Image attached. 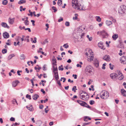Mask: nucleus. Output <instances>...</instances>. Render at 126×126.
Here are the masks:
<instances>
[{"label":"nucleus","mask_w":126,"mask_h":126,"mask_svg":"<svg viewBox=\"0 0 126 126\" xmlns=\"http://www.w3.org/2000/svg\"><path fill=\"white\" fill-rule=\"evenodd\" d=\"M20 124L19 123H16L15 124H13L11 126H15L16 125H19Z\"/></svg>","instance_id":"49"},{"label":"nucleus","mask_w":126,"mask_h":126,"mask_svg":"<svg viewBox=\"0 0 126 126\" xmlns=\"http://www.w3.org/2000/svg\"><path fill=\"white\" fill-rule=\"evenodd\" d=\"M28 30L29 32H31V30L29 28H26L25 29V30Z\"/></svg>","instance_id":"56"},{"label":"nucleus","mask_w":126,"mask_h":126,"mask_svg":"<svg viewBox=\"0 0 126 126\" xmlns=\"http://www.w3.org/2000/svg\"><path fill=\"white\" fill-rule=\"evenodd\" d=\"M26 97L27 98L29 99L30 100H31V96L28 94H27L26 95Z\"/></svg>","instance_id":"45"},{"label":"nucleus","mask_w":126,"mask_h":126,"mask_svg":"<svg viewBox=\"0 0 126 126\" xmlns=\"http://www.w3.org/2000/svg\"><path fill=\"white\" fill-rule=\"evenodd\" d=\"M7 3V1L6 0H3L2 2V4L3 5H6Z\"/></svg>","instance_id":"34"},{"label":"nucleus","mask_w":126,"mask_h":126,"mask_svg":"<svg viewBox=\"0 0 126 126\" xmlns=\"http://www.w3.org/2000/svg\"><path fill=\"white\" fill-rule=\"evenodd\" d=\"M124 76L122 74L120 77H119V79L120 80H122L123 79Z\"/></svg>","instance_id":"44"},{"label":"nucleus","mask_w":126,"mask_h":126,"mask_svg":"<svg viewBox=\"0 0 126 126\" xmlns=\"http://www.w3.org/2000/svg\"><path fill=\"white\" fill-rule=\"evenodd\" d=\"M123 85L124 86L125 88H126V83L124 82L123 84Z\"/></svg>","instance_id":"64"},{"label":"nucleus","mask_w":126,"mask_h":126,"mask_svg":"<svg viewBox=\"0 0 126 126\" xmlns=\"http://www.w3.org/2000/svg\"><path fill=\"white\" fill-rule=\"evenodd\" d=\"M122 50L121 49L120 50V52L119 53V54L120 56H121L123 55L122 53Z\"/></svg>","instance_id":"50"},{"label":"nucleus","mask_w":126,"mask_h":126,"mask_svg":"<svg viewBox=\"0 0 126 126\" xmlns=\"http://www.w3.org/2000/svg\"><path fill=\"white\" fill-rule=\"evenodd\" d=\"M103 59L107 61H109L110 60V58L109 57V56L108 55H106L103 57Z\"/></svg>","instance_id":"15"},{"label":"nucleus","mask_w":126,"mask_h":126,"mask_svg":"<svg viewBox=\"0 0 126 126\" xmlns=\"http://www.w3.org/2000/svg\"><path fill=\"white\" fill-rule=\"evenodd\" d=\"M98 46L101 49L103 50L105 49V48H104V47L103 46V42H100L98 44Z\"/></svg>","instance_id":"11"},{"label":"nucleus","mask_w":126,"mask_h":126,"mask_svg":"<svg viewBox=\"0 0 126 126\" xmlns=\"http://www.w3.org/2000/svg\"><path fill=\"white\" fill-rule=\"evenodd\" d=\"M43 108V106L42 105H40L39 107V108L41 109H42Z\"/></svg>","instance_id":"63"},{"label":"nucleus","mask_w":126,"mask_h":126,"mask_svg":"<svg viewBox=\"0 0 126 126\" xmlns=\"http://www.w3.org/2000/svg\"><path fill=\"white\" fill-rule=\"evenodd\" d=\"M63 47H64L65 48H67L69 47V45H68L67 43L65 44H64Z\"/></svg>","instance_id":"35"},{"label":"nucleus","mask_w":126,"mask_h":126,"mask_svg":"<svg viewBox=\"0 0 126 126\" xmlns=\"http://www.w3.org/2000/svg\"><path fill=\"white\" fill-rule=\"evenodd\" d=\"M20 59L21 60H24L25 58V56L23 54L20 55Z\"/></svg>","instance_id":"27"},{"label":"nucleus","mask_w":126,"mask_h":126,"mask_svg":"<svg viewBox=\"0 0 126 126\" xmlns=\"http://www.w3.org/2000/svg\"><path fill=\"white\" fill-rule=\"evenodd\" d=\"M101 98L103 99H106L109 96V93L108 92L105 91H103L100 94Z\"/></svg>","instance_id":"1"},{"label":"nucleus","mask_w":126,"mask_h":126,"mask_svg":"<svg viewBox=\"0 0 126 126\" xmlns=\"http://www.w3.org/2000/svg\"><path fill=\"white\" fill-rule=\"evenodd\" d=\"M106 23L107 26H109L111 25L112 23V21L110 20H107L106 21Z\"/></svg>","instance_id":"19"},{"label":"nucleus","mask_w":126,"mask_h":126,"mask_svg":"<svg viewBox=\"0 0 126 126\" xmlns=\"http://www.w3.org/2000/svg\"><path fill=\"white\" fill-rule=\"evenodd\" d=\"M77 90V89L76 88V86H74L72 89V91H74L75 93L76 92V90Z\"/></svg>","instance_id":"30"},{"label":"nucleus","mask_w":126,"mask_h":126,"mask_svg":"<svg viewBox=\"0 0 126 126\" xmlns=\"http://www.w3.org/2000/svg\"><path fill=\"white\" fill-rule=\"evenodd\" d=\"M25 0H20L18 2V3L19 4H21L23 3H25L26 2Z\"/></svg>","instance_id":"25"},{"label":"nucleus","mask_w":126,"mask_h":126,"mask_svg":"<svg viewBox=\"0 0 126 126\" xmlns=\"http://www.w3.org/2000/svg\"><path fill=\"white\" fill-rule=\"evenodd\" d=\"M19 28L21 30H22V29H24L25 30V29L24 26H23V27H22V26H19Z\"/></svg>","instance_id":"57"},{"label":"nucleus","mask_w":126,"mask_h":126,"mask_svg":"<svg viewBox=\"0 0 126 126\" xmlns=\"http://www.w3.org/2000/svg\"><path fill=\"white\" fill-rule=\"evenodd\" d=\"M15 56L14 54L10 55L8 56V59H10Z\"/></svg>","instance_id":"31"},{"label":"nucleus","mask_w":126,"mask_h":126,"mask_svg":"<svg viewBox=\"0 0 126 126\" xmlns=\"http://www.w3.org/2000/svg\"><path fill=\"white\" fill-rule=\"evenodd\" d=\"M2 52L3 54L6 53L7 52V50L6 49H4L2 50Z\"/></svg>","instance_id":"39"},{"label":"nucleus","mask_w":126,"mask_h":126,"mask_svg":"<svg viewBox=\"0 0 126 126\" xmlns=\"http://www.w3.org/2000/svg\"><path fill=\"white\" fill-rule=\"evenodd\" d=\"M89 103L91 105H92L94 103V102L93 100H91L90 101Z\"/></svg>","instance_id":"46"},{"label":"nucleus","mask_w":126,"mask_h":126,"mask_svg":"<svg viewBox=\"0 0 126 126\" xmlns=\"http://www.w3.org/2000/svg\"><path fill=\"white\" fill-rule=\"evenodd\" d=\"M58 84L60 86H61V82L59 80H58L57 81Z\"/></svg>","instance_id":"59"},{"label":"nucleus","mask_w":126,"mask_h":126,"mask_svg":"<svg viewBox=\"0 0 126 126\" xmlns=\"http://www.w3.org/2000/svg\"><path fill=\"white\" fill-rule=\"evenodd\" d=\"M110 77L111 79H115L118 76V75L115 73H113L110 74Z\"/></svg>","instance_id":"9"},{"label":"nucleus","mask_w":126,"mask_h":126,"mask_svg":"<svg viewBox=\"0 0 126 126\" xmlns=\"http://www.w3.org/2000/svg\"><path fill=\"white\" fill-rule=\"evenodd\" d=\"M85 70L86 72L91 74L93 73L94 72L93 68L90 65H88L86 66Z\"/></svg>","instance_id":"2"},{"label":"nucleus","mask_w":126,"mask_h":126,"mask_svg":"<svg viewBox=\"0 0 126 126\" xmlns=\"http://www.w3.org/2000/svg\"><path fill=\"white\" fill-rule=\"evenodd\" d=\"M3 36L5 38H7L9 37V33L7 32H5L3 34Z\"/></svg>","instance_id":"16"},{"label":"nucleus","mask_w":126,"mask_h":126,"mask_svg":"<svg viewBox=\"0 0 126 126\" xmlns=\"http://www.w3.org/2000/svg\"><path fill=\"white\" fill-rule=\"evenodd\" d=\"M31 22H32V25L33 26H34L35 25V24H34V22H35V21L33 20H31Z\"/></svg>","instance_id":"58"},{"label":"nucleus","mask_w":126,"mask_h":126,"mask_svg":"<svg viewBox=\"0 0 126 126\" xmlns=\"http://www.w3.org/2000/svg\"><path fill=\"white\" fill-rule=\"evenodd\" d=\"M53 63H56V60L55 58H54L52 59Z\"/></svg>","instance_id":"54"},{"label":"nucleus","mask_w":126,"mask_h":126,"mask_svg":"<svg viewBox=\"0 0 126 126\" xmlns=\"http://www.w3.org/2000/svg\"><path fill=\"white\" fill-rule=\"evenodd\" d=\"M12 103L13 104H15V103H16L17 104H18L17 103V102L15 99H13L12 101Z\"/></svg>","instance_id":"42"},{"label":"nucleus","mask_w":126,"mask_h":126,"mask_svg":"<svg viewBox=\"0 0 126 126\" xmlns=\"http://www.w3.org/2000/svg\"><path fill=\"white\" fill-rule=\"evenodd\" d=\"M110 67L111 70H113L114 67V66L113 64H112L111 63H109Z\"/></svg>","instance_id":"28"},{"label":"nucleus","mask_w":126,"mask_h":126,"mask_svg":"<svg viewBox=\"0 0 126 126\" xmlns=\"http://www.w3.org/2000/svg\"><path fill=\"white\" fill-rule=\"evenodd\" d=\"M14 18L11 19L9 18L8 20L9 23L11 24H13L14 21Z\"/></svg>","instance_id":"20"},{"label":"nucleus","mask_w":126,"mask_h":126,"mask_svg":"<svg viewBox=\"0 0 126 126\" xmlns=\"http://www.w3.org/2000/svg\"><path fill=\"white\" fill-rule=\"evenodd\" d=\"M53 70H54L56 69H57V67L56 66V67H55V66L56 65V63H53Z\"/></svg>","instance_id":"41"},{"label":"nucleus","mask_w":126,"mask_h":126,"mask_svg":"<svg viewBox=\"0 0 126 126\" xmlns=\"http://www.w3.org/2000/svg\"><path fill=\"white\" fill-rule=\"evenodd\" d=\"M96 20L99 22H100L101 20V18L99 16H96L95 17Z\"/></svg>","instance_id":"24"},{"label":"nucleus","mask_w":126,"mask_h":126,"mask_svg":"<svg viewBox=\"0 0 126 126\" xmlns=\"http://www.w3.org/2000/svg\"><path fill=\"white\" fill-rule=\"evenodd\" d=\"M65 24L66 26H69L70 25V23L69 22L66 21Z\"/></svg>","instance_id":"47"},{"label":"nucleus","mask_w":126,"mask_h":126,"mask_svg":"<svg viewBox=\"0 0 126 126\" xmlns=\"http://www.w3.org/2000/svg\"><path fill=\"white\" fill-rule=\"evenodd\" d=\"M121 13L126 14V6L124 5H122L121 6Z\"/></svg>","instance_id":"8"},{"label":"nucleus","mask_w":126,"mask_h":126,"mask_svg":"<svg viewBox=\"0 0 126 126\" xmlns=\"http://www.w3.org/2000/svg\"><path fill=\"white\" fill-rule=\"evenodd\" d=\"M25 25L27 26L29 24V21L28 20H26L24 22Z\"/></svg>","instance_id":"37"},{"label":"nucleus","mask_w":126,"mask_h":126,"mask_svg":"<svg viewBox=\"0 0 126 126\" xmlns=\"http://www.w3.org/2000/svg\"><path fill=\"white\" fill-rule=\"evenodd\" d=\"M41 91L43 92V94H45V91H44V90L43 89H41Z\"/></svg>","instance_id":"60"},{"label":"nucleus","mask_w":126,"mask_h":126,"mask_svg":"<svg viewBox=\"0 0 126 126\" xmlns=\"http://www.w3.org/2000/svg\"><path fill=\"white\" fill-rule=\"evenodd\" d=\"M82 94L81 93L80 94V98L83 100L86 101L88 100L89 98V96L88 94H86L81 95Z\"/></svg>","instance_id":"6"},{"label":"nucleus","mask_w":126,"mask_h":126,"mask_svg":"<svg viewBox=\"0 0 126 126\" xmlns=\"http://www.w3.org/2000/svg\"><path fill=\"white\" fill-rule=\"evenodd\" d=\"M101 34L102 35L104 38H106L108 37V34L105 31L103 30L101 32Z\"/></svg>","instance_id":"7"},{"label":"nucleus","mask_w":126,"mask_h":126,"mask_svg":"<svg viewBox=\"0 0 126 126\" xmlns=\"http://www.w3.org/2000/svg\"><path fill=\"white\" fill-rule=\"evenodd\" d=\"M75 17H73V19L74 20H76L78 18V15L77 14H75Z\"/></svg>","instance_id":"36"},{"label":"nucleus","mask_w":126,"mask_h":126,"mask_svg":"<svg viewBox=\"0 0 126 126\" xmlns=\"http://www.w3.org/2000/svg\"><path fill=\"white\" fill-rule=\"evenodd\" d=\"M34 40H33V38H31L30 39L31 41H32V43H35L36 42V39L37 38L36 37H34Z\"/></svg>","instance_id":"22"},{"label":"nucleus","mask_w":126,"mask_h":126,"mask_svg":"<svg viewBox=\"0 0 126 126\" xmlns=\"http://www.w3.org/2000/svg\"><path fill=\"white\" fill-rule=\"evenodd\" d=\"M89 52L90 53V55L88 57L87 60L90 62H91V61L93 60L94 58V55L92 54L93 52L92 51L91 49L89 50Z\"/></svg>","instance_id":"5"},{"label":"nucleus","mask_w":126,"mask_h":126,"mask_svg":"<svg viewBox=\"0 0 126 126\" xmlns=\"http://www.w3.org/2000/svg\"><path fill=\"white\" fill-rule=\"evenodd\" d=\"M78 63V64L77 65V67H80V68L81 67V64H82L83 63Z\"/></svg>","instance_id":"48"},{"label":"nucleus","mask_w":126,"mask_h":126,"mask_svg":"<svg viewBox=\"0 0 126 126\" xmlns=\"http://www.w3.org/2000/svg\"><path fill=\"white\" fill-rule=\"evenodd\" d=\"M63 18H61V19H59L58 20V22H60L61 21H63Z\"/></svg>","instance_id":"62"},{"label":"nucleus","mask_w":126,"mask_h":126,"mask_svg":"<svg viewBox=\"0 0 126 126\" xmlns=\"http://www.w3.org/2000/svg\"><path fill=\"white\" fill-rule=\"evenodd\" d=\"M106 63H104L103 65V66L102 67V68L103 69H105V66L106 65Z\"/></svg>","instance_id":"52"},{"label":"nucleus","mask_w":126,"mask_h":126,"mask_svg":"<svg viewBox=\"0 0 126 126\" xmlns=\"http://www.w3.org/2000/svg\"><path fill=\"white\" fill-rule=\"evenodd\" d=\"M118 35L117 34H115L113 35L112 37L113 39L115 40L118 37Z\"/></svg>","instance_id":"23"},{"label":"nucleus","mask_w":126,"mask_h":126,"mask_svg":"<svg viewBox=\"0 0 126 126\" xmlns=\"http://www.w3.org/2000/svg\"><path fill=\"white\" fill-rule=\"evenodd\" d=\"M39 97V96L37 94H35L32 96L33 99L34 100H36Z\"/></svg>","instance_id":"18"},{"label":"nucleus","mask_w":126,"mask_h":126,"mask_svg":"<svg viewBox=\"0 0 126 126\" xmlns=\"http://www.w3.org/2000/svg\"><path fill=\"white\" fill-rule=\"evenodd\" d=\"M62 0H58L57 4L59 6H61L62 4Z\"/></svg>","instance_id":"26"},{"label":"nucleus","mask_w":126,"mask_h":126,"mask_svg":"<svg viewBox=\"0 0 126 126\" xmlns=\"http://www.w3.org/2000/svg\"><path fill=\"white\" fill-rule=\"evenodd\" d=\"M120 60L122 63H126V56H123L120 58Z\"/></svg>","instance_id":"10"},{"label":"nucleus","mask_w":126,"mask_h":126,"mask_svg":"<svg viewBox=\"0 0 126 126\" xmlns=\"http://www.w3.org/2000/svg\"><path fill=\"white\" fill-rule=\"evenodd\" d=\"M121 93L124 96H126V91L123 89H122L121 90Z\"/></svg>","instance_id":"14"},{"label":"nucleus","mask_w":126,"mask_h":126,"mask_svg":"<svg viewBox=\"0 0 126 126\" xmlns=\"http://www.w3.org/2000/svg\"><path fill=\"white\" fill-rule=\"evenodd\" d=\"M73 7L75 9L79 10H84L83 9V8L81 6V5L79 4L78 2V3H76L75 4L72 5Z\"/></svg>","instance_id":"3"},{"label":"nucleus","mask_w":126,"mask_h":126,"mask_svg":"<svg viewBox=\"0 0 126 126\" xmlns=\"http://www.w3.org/2000/svg\"><path fill=\"white\" fill-rule=\"evenodd\" d=\"M90 123L89 122V123H83V124L84 126H85L89 124H90Z\"/></svg>","instance_id":"61"},{"label":"nucleus","mask_w":126,"mask_h":126,"mask_svg":"<svg viewBox=\"0 0 126 126\" xmlns=\"http://www.w3.org/2000/svg\"><path fill=\"white\" fill-rule=\"evenodd\" d=\"M89 80V81L88 82V85H89L91 84V83H92L93 82V81L90 79Z\"/></svg>","instance_id":"53"},{"label":"nucleus","mask_w":126,"mask_h":126,"mask_svg":"<svg viewBox=\"0 0 126 126\" xmlns=\"http://www.w3.org/2000/svg\"><path fill=\"white\" fill-rule=\"evenodd\" d=\"M77 102L81 106L91 108V107L85 102L79 100H77Z\"/></svg>","instance_id":"4"},{"label":"nucleus","mask_w":126,"mask_h":126,"mask_svg":"<svg viewBox=\"0 0 126 126\" xmlns=\"http://www.w3.org/2000/svg\"><path fill=\"white\" fill-rule=\"evenodd\" d=\"M1 25L3 27L7 28L8 29H9L10 28L9 26L7 25L6 23H5L2 22L1 23Z\"/></svg>","instance_id":"13"},{"label":"nucleus","mask_w":126,"mask_h":126,"mask_svg":"<svg viewBox=\"0 0 126 126\" xmlns=\"http://www.w3.org/2000/svg\"><path fill=\"white\" fill-rule=\"evenodd\" d=\"M87 37L89 39V41H91L92 39V37H89V35H87Z\"/></svg>","instance_id":"40"},{"label":"nucleus","mask_w":126,"mask_h":126,"mask_svg":"<svg viewBox=\"0 0 126 126\" xmlns=\"http://www.w3.org/2000/svg\"><path fill=\"white\" fill-rule=\"evenodd\" d=\"M54 77L56 80H57L59 79V77L58 72H54Z\"/></svg>","instance_id":"17"},{"label":"nucleus","mask_w":126,"mask_h":126,"mask_svg":"<svg viewBox=\"0 0 126 126\" xmlns=\"http://www.w3.org/2000/svg\"><path fill=\"white\" fill-rule=\"evenodd\" d=\"M19 82L18 80H16L13 82L12 83V86L13 87H16L17 85V84L19 83Z\"/></svg>","instance_id":"12"},{"label":"nucleus","mask_w":126,"mask_h":126,"mask_svg":"<svg viewBox=\"0 0 126 126\" xmlns=\"http://www.w3.org/2000/svg\"><path fill=\"white\" fill-rule=\"evenodd\" d=\"M15 118L13 117H11L10 119V120L12 121H15Z\"/></svg>","instance_id":"51"},{"label":"nucleus","mask_w":126,"mask_h":126,"mask_svg":"<svg viewBox=\"0 0 126 126\" xmlns=\"http://www.w3.org/2000/svg\"><path fill=\"white\" fill-rule=\"evenodd\" d=\"M26 107L27 108V109L29 110L30 111H32L33 110V108L31 106V107H28L27 106H26Z\"/></svg>","instance_id":"32"},{"label":"nucleus","mask_w":126,"mask_h":126,"mask_svg":"<svg viewBox=\"0 0 126 126\" xmlns=\"http://www.w3.org/2000/svg\"><path fill=\"white\" fill-rule=\"evenodd\" d=\"M48 43V41H47V39H45V41H44L43 43H42V44L43 45H44L46 43Z\"/></svg>","instance_id":"33"},{"label":"nucleus","mask_w":126,"mask_h":126,"mask_svg":"<svg viewBox=\"0 0 126 126\" xmlns=\"http://www.w3.org/2000/svg\"><path fill=\"white\" fill-rule=\"evenodd\" d=\"M91 118L88 116H85L84 117V120L85 121H88V120H91Z\"/></svg>","instance_id":"21"},{"label":"nucleus","mask_w":126,"mask_h":126,"mask_svg":"<svg viewBox=\"0 0 126 126\" xmlns=\"http://www.w3.org/2000/svg\"><path fill=\"white\" fill-rule=\"evenodd\" d=\"M52 9L53 10H54V12L55 13L57 11V9H56V7L54 6H52Z\"/></svg>","instance_id":"38"},{"label":"nucleus","mask_w":126,"mask_h":126,"mask_svg":"<svg viewBox=\"0 0 126 126\" xmlns=\"http://www.w3.org/2000/svg\"><path fill=\"white\" fill-rule=\"evenodd\" d=\"M59 70H61L62 71L63 70V65H61V66H59Z\"/></svg>","instance_id":"43"},{"label":"nucleus","mask_w":126,"mask_h":126,"mask_svg":"<svg viewBox=\"0 0 126 126\" xmlns=\"http://www.w3.org/2000/svg\"><path fill=\"white\" fill-rule=\"evenodd\" d=\"M72 5L75 4L76 3H78V1L77 0H72Z\"/></svg>","instance_id":"29"},{"label":"nucleus","mask_w":126,"mask_h":126,"mask_svg":"<svg viewBox=\"0 0 126 126\" xmlns=\"http://www.w3.org/2000/svg\"><path fill=\"white\" fill-rule=\"evenodd\" d=\"M25 37V36L24 35H22V38H21V40L22 41H23L25 40V39H24V38Z\"/></svg>","instance_id":"55"}]
</instances>
